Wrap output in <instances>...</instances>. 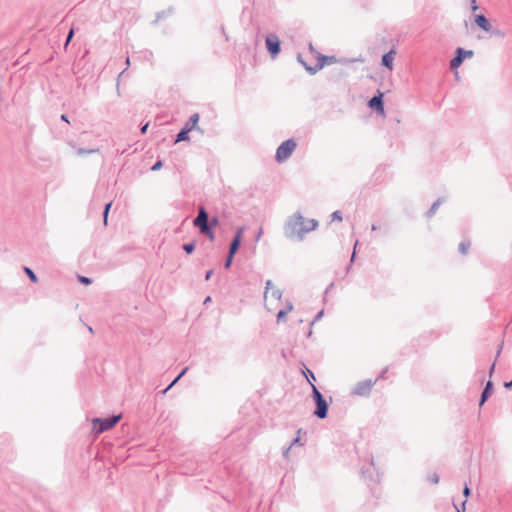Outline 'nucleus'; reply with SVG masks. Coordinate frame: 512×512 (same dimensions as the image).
<instances>
[{
  "label": "nucleus",
  "mask_w": 512,
  "mask_h": 512,
  "mask_svg": "<svg viewBox=\"0 0 512 512\" xmlns=\"http://www.w3.org/2000/svg\"><path fill=\"white\" fill-rule=\"evenodd\" d=\"M189 132H190L189 128L184 126L177 134L175 143L188 140Z\"/></svg>",
  "instance_id": "15"
},
{
  "label": "nucleus",
  "mask_w": 512,
  "mask_h": 512,
  "mask_svg": "<svg viewBox=\"0 0 512 512\" xmlns=\"http://www.w3.org/2000/svg\"><path fill=\"white\" fill-rule=\"evenodd\" d=\"M121 419V415H113L108 418H94L93 419V429L97 434H101L112 427H114L118 421Z\"/></svg>",
  "instance_id": "4"
},
{
  "label": "nucleus",
  "mask_w": 512,
  "mask_h": 512,
  "mask_svg": "<svg viewBox=\"0 0 512 512\" xmlns=\"http://www.w3.org/2000/svg\"><path fill=\"white\" fill-rule=\"evenodd\" d=\"M270 293H271V296L276 300H280L282 297V291L278 288L272 289V291H270Z\"/></svg>",
  "instance_id": "25"
},
{
  "label": "nucleus",
  "mask_w": 512,
  "mask_h": 512,
  "mask_svg": "<svg viewBox=\"0 0 512 512\" xmlns=\"http://www.w3.org/2000/svg\"><path fill=\"white\" fill-rule=\"evenodd\" d=\"M492 390H493V383H492V381L489 380L486 383V385L481 393L480 402H479L480 406H482L488 400V398L492 394Z\"/></svg>",
  "instance_id": "11"
},
{
  "label": "nucleus",
  "mask_w": 512,
  "mask_h": 512,
  "mask_svg": "<svg viewBox=\"0 0 512 512\" xmlns=\"http://www.w3.org/2000/svg\"><path fill=\"white\" fill-rule=\"evenodd\" d=\"M272 289H275V288L273 287V283H272V281H271V280H267V281H266V286H265V292H264V299H267L268 293H269L270 291H272Z\"/></svg>",
  "instance_id": "24"
},
{
  "label": "nucleus",
  "mask_w": 512,
  "mask_h": 512,
  "mask_svg": "<svg viewBox=\"0 0 512 512\" xmlns=\"http://www.w3.org/2000/svg\"><path fill=\"white\" fill-rule=\"evenodd\" d=\"M501 349H502V346L499 347L498 351H497V356H499L500 352H501Z\"/></svg>",
  "instance_id": "59"
},
{
  "label": "nucleus",
  "mask_w": 512,
  "mask_h": 512,
  "mask_svg": "<svg viewBox=\"0 0 512 512\" xmlns=\"http://www.w3.org/2000/svg\"><path fill=\"white\" fill-rule=\"evenodd\" d=\"M430 481L433 483V484H437L439 482V476L438 474L434 473L431 477H430Z\"/></svg>",
  "instance_id": "38"
},
{
  "label": "nucleus",
  "mask_w": 512,
  "mask_h": 512,
  "mask_svg": "<svg viewBox=\"0 0 512 512\" xmlns=\"http://www.w3.org/2000/svg\"><path fill=\"white\" fill-rule=\"evenodd\" d=\"M199 229V231L205 235L206 233H208L212 228H211V225L208 223V224H204V225H200L197 227Z\"/></svg>",
  "instance_id": "26"
},
{
  "label": "nucleus",
  "mask_w": 512,
  "mask_h": 512,
  "mask_svg": "<svg viewBox=\"0 0 512 512\" xmlns=\"http://www.w3.org/2000/svg\"><path fill=\"white\" fill-rule=\"evenodd\" d=\"M492 35L497 36V37H503L504 33L501 30L497 29V30L492 31Z\"/></svg>",
  "instance_id": "39"
},
{
  "label": "nucleus",
  "mask_w": 512,
  "mask_h": 512,
  "mask_svg": "<svg viewBox=\"0 0 512 512\" xmlns=\"http://www.w3.org/2000/svg\"><path fill=\"white\" fill-rule=\"evenodd\" d=\"M183 250H184L187 254H191V253L195 250V243H193V242L185 243V244L183 245Z\"/></svg>",
  "instance_id": "21"
},
{
  "label": "nucleus",
  "mask_w": 512,
  "mask_h": 512,
  "mask_svg": "<svg viewBox=\"0 0 512 512\" xmlns=\"http://www.w3.org/2000/svg\"><path fill=\"white\" fill-rule=\"evenodd\" d=\"M262 234H263V229L259 228V230L256 234V241H258L261 238Z\"/></svg>",
  "instance_id": "45"
},
{
  "label": "nucleus",
  "mask_w": 512,
  "mask_h": 512,
  "mask_svg": "<svg viewBox=\"0 0 512 512\" xmlns=\"http://www.w3.org/2000/svg\"><path fill=\"white\" fill-rule=\"evenodd\" d=\"M297 59L300 63H302L305 67V69L310 72L311 74H315L318 70H320L321 68L324 67L326 61L328 60V57L327 56H324V55H320L319 56V59H318V63L314 66V67H311V66H308L302 59V56L299 54L297 56Z\"/></svg>",
  "instance_id": "9"
},
{
  "label": "nucleus",
  "mask_w": 512,
  "mask_h": 512,
  "mask_svg": "<svg viewBox=\"0 0 512 512\" xmlns=\"http://www.w3.org/2000/svg\"><path fill=\"white\" fill-rule=\"evenodd\" d=\"M176 383H174V380L169 384L167 388H165L162 393L165 394L169 389H171Z\"/></svg>",
  "instance_id": "43"
},
{
  "label": "nucleus",
  "mask_w": 512,
  "mask_h": 512,
  "mask_svg": "<svg viewBox=\"0 0 512 512\" xmlns=\"http://www.w3.org/2000/svg\"><path fill=\"white\" fill-rule=\"evenodd\" d=\"M198 121H199V114L194 113L190 116L189 120L185 123L184 126L188 127L189 130L191 131V130L197 128Z\"/></svg>",
  "instance_id": "14"
},
{
  "label": "nucleus",
  "mask_w": 512,
  "mask_h": 512,
  "mask_svg": "<svg viewBox=\"0 0 512 512\" xmlns=\"http://www.w3.org/2000/svg\"><path fill=\"white\" fill-rule=\"evenodd\" d=\"M209 223V215L206 209L201 206L198 210L197 217L193 220V225L195 227H198L200 225L208 224Z\"/></svg>",
  "instance_id": "10"
},
{
  "label": "nucleus",
  "mask_w": 512,
  "mask_h": 512,
  "mask_svg": "<svg viewBox=\"0 0 512 512\" xmlns=\"http://www.w3.org/2000/svg\"><path fill=\"white\" fill-rule=\"evenodd\" d=\"M323 315H324V311L323 310L319 311L316 314L314 320L311 322V325H313L315 322L319 321L323 317Z\"/></svg>",
  "instance_id": "34"
},
{
  "label": "nucleus",
  "mask_w": 512,
  "mask_h": 512,
  "mask_svg": "<svg viewBox=\"0 0 512 512\" xmlns=\"http://www.w3.org/2000/svg\"><path fill=\"white\" fill-rule=\"evenodd\" d=\"M303 373L306 376L309 383L312 385L313 383L310 379L315 380V376H314L313 372L309 369H306V371H304Z\"/></svg>",
  "instance_id": "28"
},
{
  "label": "nucleus",
  "mask_w": 512,
  "mask_h": 512,
  "mask_svg": "<svg viewBox=\"0 0 512 512\" xmlns=\"http://www.w3.org/2000/svg\"><path fill=\"white\" fill-rule=\"evenodd\" d=\"M504 387H505V388H511V387H512V380H511V381H509V382H505V383H504Z\"/></svg>",
  "instance_id": "52"
},
{
  "label": "nucleus",
  "mask_w": 512,
  "mask_h": 512,
  "mask_svg": "<svg viewBox=\"0 0 512 512\" xmlns=\"http://www.w3.org/2000/svg\"><path fill=\"white\" fill-rule=\"evenodd\" d=\"M395 51L392 49L388 53L382 56V65L389 70L393 69V59H394Z\"/></svg>",
  "instance_id": "13"
},
{
  "label": "nucleus",
  "mask_w": 512,
  "mask_h": 512,
  "mask_svg": "<svg viewBox=\"0 0 512 512\" xmlns=\"http://www.w3.org/2000/svg\"><path fill=\"white\" fill-rule=\"evenodd\" d=\"M371 229H372V231H376L378 229V227L375 224H373Z\"/></svg>",
  "instance_id": "57"
},
{
  "label": "nucleus",
  "mask_w": 512,
  "mask_h": 512,
  "mask_svg": "<svg viewBox=\"0 0 512 512\" xmlns=\"http://www.w3.org/2000/svg\"><path fill=\"white\" fill-rule=\"evenodd\" d=\"M368 106L372 110H375L380 115H384V104H383V93L381 91H377V94L374 95L369 101Z\"/></svg>",
  "instance_id": "8"
},
{
  "label": "nucleus",
  "mask_w": 512,
  "mask_h": 512,
  "mask_svg": "<svg viewBox=\"0 0 512 512\" xmlns=\"http://www.w3.org/2000/svg\"><path fill=\"white\" fill-rule=\"evenodd\" d=\"M211 241H214L215 239V234L213 232V230L211 229L208 233L205 234Z\"/></svg>",
  "instance_id": "40"
},
{
  "label": "nucleus",
  "mask_w": 512,
  "mask_h": 512,
  "mask_svg": "<svg viewBox=\"0 0 512 512\" xmlns=\"http://www.w3.org/2000/svg\"><path fill=\"white\" fill-rule=\"evenodd\" d=\"M465 504H466V501H464V502L462 503V510H460V509H458V508H457V511H458V512H465Z\"/></svg>",
  "instance_id": "55"
},
{
  "label": "nucleus",
  "mask_w": 512,
  "mask_h": 512,
  "mask_svg": "<svg viewBox=\"0 0 512 512\" xmlns=\"http://www.w3.org/2000/svg\"><path fill=\"white\" fill-rule=\"evenodd\" d=\"M126 64H127V66L130 65V59L129 58L126 59Z\"/></svg>",
  "instance_id": "60"
},
{
  "label": "nucleus",
  "mask_w": 512,
  "mask_h": 512,
  "mask_svg": "<svg viewBox=\"0 0 512 512\" xmlns=\"http://www.w3.org/2000/svg\"><path fill=\"white\" fill-rule=\"evenodd\" d=\"M240 244H241V241L239 240L238 237H233L231 243H230V247H229V254H232V255H235V253L238 251L239 247H240Z\"/></svg>",
  "instance_id": "16"
},
{
  "label": "nucleus",
  "mask_w": 512,
  "mask_h": 512,
  "mask_svg": "<svg viewBox=\"0 0 512 512\" xmlns=\"http://www.w3.org/2000/svg\"><path fill=\"white\" fill-rule=\"evenodd\" d=\"M291 446L287 447L284 451H283V456L284 458H288V454H289V451L291 450Z\"/></svg>",
  "instance_id": "47"
},
{
  "label": "nucleus",
  "mask_w": 512,
  "mask_h": 512,
  "mask_svg": "<svg viewBox=\"0 0 512 512\" xmlns=\"http://www.w3.org/2000/svg\"><path fill=\"white\" fill-rule=\"evenodd\" d=\"M24 272L32 282H38V277L36 276L32 269H30L29 267H24Z\"/></svg>",
  "instance_id": "19"
},
{
  "label": "nucleus",
  "mask_w": 512,
  "mask_h": 512,
  "mask_svg": "<svg viewBox=\"0 0 512 512\" xmlns=\"http://www.w3.org/2000/svg\"><path fill=\"white\" fill-rule=\"evenodd\" d=\"M172 13H173V8L169 7L167 10H164L162 12L157 13L155 21L158 22L162 18H164V17H166L168 15H171Z\"/></svg>",
  "instance_id": "18"
},
{
  "label": "nucleus",
  "mask_w": 512,
  "mask_h": 512,
  "mask_svg": "<svg viewBox=\"0 0 512 512\" xmlns=\"http://www.w3.org/2000/svg\"><path fill=\"white\" fill-rule=\"evenodd\" d=\"M148 126H149V123H146L145 125H143L140 129L141 133L142 134H145L147 129H148Z\"/></svg>",
  "instance_id": "44"
},
{
  "label": "nucleus",
  "mask_w": 512,
  "mask_h": 512,
  "mask_svg": "<svg viewBox=\"0 0 512 512\" xmlns=\"http://www.w3.org/2000/svg\"><path fill=\"white\" fill-rule=\"evenodd\" d=\"M218 223H219V220H218V218H216V217H213V218L209 221V224L211 225V228L216 227V226L218 225Z\"/></svg>",
  "instance_id": "36"
},
{
  "label": "nucleus",
  "mask_w": 512,
  "mask_h": 512,
  "mask_svg": "<svg viewBox=\"0 0 512 512\" xmlns=\"http://www.w3.org/2000/svg\"><path fill=\"white\" fill-rule=\"evenodd\" d=\"M287 311H285L284 309H281L278 313H277V321L278 322H281V321H284L285 318H286V315H287Z\"/></svg>",
  "instance_id": "27"
},
{
  "label": "nucleus",
  "mask_w": 512,
  "mask_h": 512,
  "mask_svg": "<svg viewBox=\"0 0 512 512\" xmlns=\"http://www.w3.org/2000/svg\"><path fill=\"white\" fill-rule=\"evenodd\" d=\"M332 220L342 221V214L340 211H334L331 215Z\"/></svg>",
  "instance_id": "30"
},
{
  "label": "nucleus",
  "mask_w": 512,
  "mask_h": 512,
  "mask_svg": "<svg viewBox=\"0 0 512 512\" xmlns=\"http://www.w3.org/2000/svg\"><path fill=\"white\" fill-rule=\"evenodd\" d=\"M494 369H495V362L492 364L491 368H490V371H489V375L492 376L493 372H494Z\"/></svg>",
  "instance_id": "53"
},
{
  "label": "nucleus",
  "mask_w": 512,
  "mask_h": 512,
  "mask_svg": "<svg viewBox=\"0 0 512 512\" xmlns=\"http://www.w3.org/2000/svg\"><path fill=\"white\" fill-rule=\"evenodd\" d=\"M312 397L316 404L314 414L320 419L326 418L328 414V403L314 384H312Z\"/></svg>",
  "instance_id": "2"
},
{
  "label": "nucleus",
  "mask_w": 512,
  "mask_h": 512,
  "mask_svg": "<svg viewBox=\"0 0 512 512\" xmlns=\"http://www.w3.org/2000/svg\"><path fill=\"white\" fill-rule=\"evenodd\" d=\"M187 370H188V367H185V368L181 371V373L179 374V376L182 378V377L185 375V373L187 372Z\"/></svg>",
  "instance_id": "54"
},
{
  "label": "nucleus",
  "mask_w": 512,
  "mask_h": 512,
  "mask_svg": "<svg viewBox=\"0 0 512 512\" xmlns=\"http://www.w3.org/2000/svg\"><path fill=\"white\" fill-rule=\"evenodd\" d=\"M112 206V202H109L105 205V208H104V211H103V220H104V224L107 225V219H108V214H109V210Z\"/></svg>",
  "instance_id": "22"
},
{
  "label": "nucleus",
  "mask_w": 512,
  "mask_h": 512,
  "mask_svg": "<svg viewBox=\"0 0 512 512\" xmlns=\"http://www.w3.org/2000/svg\"><path fill=\"white\" fill-rule=\"evenodd\" d=\"M213 274V270H208L205 275V280H209Z\"/></svg>",
  "instance_id": "46"
},
{
  "label": "nucleus",
  "mask_w": 512,
  "mask_h": 512,
  "mask_svg": "<svg viewBox=\"0 0 512 512\" xmlns=\"http://www.w3.org/2000/svg\"><path fill=\"white\" fill-rule=\"evenodd\" d=\"M475 23L481 28L483 29L484 31L486 32H489L491 31L492 27H491V24L489 23L488 19L480 14V15H476L475 17Z\"/></svg>",
  "instance_id": "12"
},
{
  "label": "nucleus",
  "mask_w": 512,
  "mask_h": 512,
  "mask_svg": "<svg viewBox=\"0 0 512 512\" xmlns=\"http://www.w3.org/2000/svg\"><path fill=\"white\" fill-rule=\"evenodd\" d=\"M61 120H62V121H65V122H67V123H69V120H68V117H67V115H66V114H62V115H61Z\"/></svg>",
  "instance_id": "51"
},
{
  "label": "nucleus",
  "mask_w": 512,
  "mask_h": 512,
  "mask_svg": "<svg viewBox=\"0 0 512 512\" xmlns=\"http://www.w3.org/2000/svg\"><path fill=\"white\" fill-rule=\"evenodd\" d=\"M233 257L234 255L228 253V257L224 263V268L228 269L231 266Z\"/></svg>",
  "instance_id": "31"
},
{
  "label": "nucleus",
  "mask_w": 512,
  "mask_h": 512,
  "mask_svg": "<svg viewBox=\"0 0 512 512\" xmlns=\"http://www.w3.org/2000/svg\"><path fill=\"white\" fill-rule=\"evenodd\" d=\"M78 280L85 285H89L92 283V280L86 276H78Z\"/></svg>",
  "instance_id": "29"
},
{
  "label": "nucleus",
  "mask_w": 512,
  "mask_h": 512,
  "mask_svg": "<svg viewBox=\"0 0 512 512\" xmlns=\"http://www.w3.org/2000/svg\"><path fill=\"white\" fill-rule=\"evenodd\" d=\"M211 301V297L210 296H207L204 300V304H207L208 302Z\"/></svg>",
  "instance_id": "56"
},
{
  "label": "nucleus",
  "mask_w": 512,
  "mask_h": 512,
  "mask_svg": "<svg viewBox=\"0 0 512 512\" xmlns=\"http://www.w3.org/2000/svg\"><path fill=\"white\" fill-rule=\"evenodd\" d=\"M470 247V242H466V241H463L459 244V251L462 253V254H466L468 249Z\"/></svg>",
  "instance_id": "23"
},
{
  "label": "nucleus",
  "mask_w": 512,
  "mask_h": 512,
  "mask_svg": "<svg viewBox=\"0 0 512 512\" xmlns=\"http://www.w3.org/2000/svg\"><path fill=\"white\" fill-rule=\"evenodd\" d=\"M243 232H244V227H239L237 230H236V233L234 235V237H238L239 240L241 241L242 239V235H243Z\"/></svg>",
  "instance_id": "33"
},
{
  "label": "nucleus",
  "mask_w": 512,
  "mask_h": 512,
  "mask_svg": "<svg viewBox=\"0 0 512 512\" xmlns=\"http://www.w3.org/2000/svg\"><path fill=\"white\" fill-rule=\"evenodd\" d=\"M318 227L315 219H305L300 212L289 216L283 226V232L287 239L301 242L305 235Z\"/></svg>",
  "instance_id": "1"
},
{
  "label": "nucleus",
  "mask_w": 512,
  "mask_h": 512,
  "mask_svg": "<svg viewBox=\"0 0 512 512\" xmlns=\"http://www.w3.org/2000/svg\"><path fill=\"white\" fill-rule=\"evenodd\" d=\"M474 52L472 50H465L463 48H457L455 56L450 61L451 69L458 68L464 61L465 58L473 57Z\"/></svg>",
  "instance_id": "5"
},
{
  "label": "nucleus",
  "mask_w": 512,
  "mask_h": 512,
  "mask_svg": "<svg viewBox=\"0 0 512 512\" xmlns=\"http://www.w3.org/2000/svg\"><path fill=\"white\" fill-rule=\"evenodd\" d=\"M180 379H181V377L178 375V376L174 379V383H177Z\"/></svg>",
  "instance_id": "58"
},
{
  "label": "nucleus",
  "mask_w": 512,
  "mask_h": 512,
  "mask_svg": "<svg viewBox=\"0 0 512 512\" xmlns=\"http://www.w3.org/2000/svg\"><path fill=\"white\" fill-rule=\"evenodd\" d=\"M299 443H300V438H299V437H296V438L291 442L290 446L292 447V446H294V445H296V444H299Z\"/></svg>",
  "instance_id": "49"
},
{
  "label": "nucleus",
  "mask_w": 512,
  "mask_h": 512,
  "mask_svg": "<svg viewBox=\"0 0 512 512\" xmlns=\"http://www.w3.org/2000/svg\"><path fill=\"white\" fill-rule=\"evenodd\" d=\"M375 383H376V381H372L370 379L360 381L355 385V387L352 391V394L358 395V396H367L371 392Z\"/></svg>",
  "instance_id": "7"
},
{
  "label": "nucleus",
  "mask_w": 512,
  "mask_h": 512,
  "mask_svg": "<svg viewBox=\"0 0 512 512\" xmlns=\"http://www.w3.org/2000/svg\"><path fill=\"white\" fill-rule=\"evenodd\" d=\"M470 493H471L470 488L467 485H465V487L463 489V495L465 497H468L470 495Z\"/></svg>",
  "instance_id": "42"
},
{
  "label": "nucleus",
  "mask_w": 512,
  "mask_h": 512,
  "mask_svg": "<svg viewBox=\"0 0 512 512\" xmlns=\"http://www.w3.org/2000/svg\"><path fill=\"white\" fill-rule=\"evenodd\" d=\"M96 152H99V149H84V148H79L77 150V154L79 156H83V155H87V154H92V153H96Z\"/></svg>",
  "instance_id": "20"
},
{
  "label": "nucleus",
  "mask_w": 512,
  "mask_h": 512,
  "mask_svg": "<svg viewBox=\"0 0 512 512\" xmlns=\"http://www.w3.org/2000/svg\"><path fill=\"white\" fill-rule=\"evenodd\" d=\"M74 36V29H70L68 35H67V39H66V42H65V46H67L69 44V42L72 40Z\"/></svg>",
  "instance_id": "32"
},
{
  "label": "nucleus",
  "mask_w": 512,
  "mask_h": 512,
  "mask_svg": "<svg viewBox=\"0 0 512 512\" xmlns=\"http://www.w3.org/2000/svg\"><path fill=\"white\" fill-rule=\"evenodd\" d=\"M443 203V199L442 198H438L433 204L432 206L430 207V209L428 210L427 212V216L428 217H431L432 215L435 214V212L437 211V209L439 208V206Z\"/></svg>",
  "instance_id": "17"
},
{
  "label": "nucleus",
  "mask_w": 512,
  "mask_h": 512,
  "mask_svg": "<svg viewBox=\"0 0 512 512\" xmlns=\"http://www.w3.org/2000/svg\"><path fill=\"white\" fill-rule=\"evenodd\" d=\"M284 310L287 311V313L291 312L293 310V304L288 301Z\"/></svg>",
  "instance_id": "41"
},
{
  "label": "nucleus",
  "mask_w": 512,
  "mask_h": 512,
  "mask_svg": "<svg viewBox=\"0 0 512 512\" xmlns=\"http://www.w3.org/2000/svg\"><path fill=\"white\" fill-rule=\"evenodd\" d=\"M162 167V161H157L152 167H151V170L152 171H157L159 170L160 168Z\"/></svg>",
  "instance_id": "35"
},
{
  "label": "nucleus",
  "mask_w": 512,
  "mask_h": 512,
  "mask_svg": "<svg viewBox=\"0 0 512 512\" xmlns=\"http://www.w3.org/2000/svg\"><path fill=\"white\" fill-rule=\"evenodd\" d=\"M297 143L294 139H288L280 144V146L276 150V161L278 163H282L286 161L296 149Z\"/></svg>",
  "instance_id": "3"
},
{
  "label": "nucleus",
  "mask_w": 512,
  "mask_h": 512,
  "mask_svg": "<svg viewBox=\"0 0 512 512\" xmlns=\"http://www.w3.org/2000/svg\"><path fill=\"white\" fill-rule=\"evenodd\" d=\"M357 245H358V241H356V242H355V245H354V251H353V253H352L351 260H350L351 262H353V261H354V259H355V254H356L355 249H356V246H357Z\"/></svg>",
  "instance_id": "48"
},
{
  "label": "nucleus",
  "mask_w": 512,
  "mask_h": 512,
  "mask_svg": "<svg viewBox=\"0 0 512 512\" xmlns=\"http://www.w3.org/2000/svg\"><path fill=\"white\" fill-rule=\"evenodd\" d=\"M387 371H388V368L386 367V368L381 372V374L378 376V378H377V379H375L374 381H376V382H377L379 379H385V378H386V373H387Z\"/></svg>",
  "instance_id": "37"
},
{
  "label": "nucleus",
  "mask_w": 512,
  "mask_h": 512,
  "mask_svg": "<svg viewBox=\"0 0 512 512\" xmlns=\"http://www.w3.org/2000/svg\"><path fill=\"white\" fill-rule=\"evenodd\" d=\"M471 8H472L473 11H476L478 9V6L476 5L475 0H472V7Z\"/></svg>",
  "instance_id": "50"
},
{
  "label": "nucleus",
  "mask_w": 512,
  "mask_h": 512,
  "mask_svg": "<svg viewBox=\"0 0 512 512\" xmlns=\"http://www.w3.org/2000/svg\"><path fill=\"white\" fill-rule=\"evenodd\" d=\"M267 50L271 54L272 57H275L280 53L281 50V42L277 35L269 34L265 40Z\"/></svg>",
  "instance_id": "6"
}]
</instances>
